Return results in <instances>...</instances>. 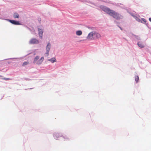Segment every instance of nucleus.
<instances>
[{
    "label": "nucleus",
    "mask_w": 151,
    "mask_h": 151,
    "mask_svg": "<svg viewBox=\"0 0 151 151\" xmlns=\"http://www.w3.org/2000/svg\"><path fill=\"white\" fill-rule=\"evenodd\" d=\"M100 8L103 11L116 19H120L122 17L121 15L119 14L106 6H101Z\"/></svg>",
    "instance_id": "nucleus-1"
},
{
    "label": "nucleus",
    "mask_w": 151,
    "mask_h": 151,
    "mask_svg": "<svg viewBox=\"0 0 151 151\" xmlns=\"http://www.w3.org/2000/svg\"><path fill=\"white\" fill-rule=\"evenodd\" d=\"M101 37V35L99 33L95 31H92L88 34L86 38L88 40H92L99 39Z\"/></svg>",
    "instance_id": "nucleus-2"
},
{
    "label": "nucleus",
    "mask_w": 151,
    "mask_h": 151,
    "mask_svg": "<svg viewBox=\"0 0 151 151\" xmlns=\"http://www.w3.org/2000/svg\"><path fill=\"white\" fill-rule=\"evenodd\" d=\"M51 47V44L50 43H48L46 47V52L45 53L44 55L45 56H47L49 55V52Z\"/></svg>",
    "instance_id": "nucleus-3"
},
{
    "label": "nucleus",
    "mask_w": 151,
    "mask_h": 151,
    "mask_svg": "<svg viewBox=\"0 0 151 151\" xmlns=\"http://www.w3.org/2000/svg\"><path fill=\"white\" fill-rule=\"evenodd\" d=\"M38 43V40L35 38L32 39L29 41V43L30 44H37Z\"/></svg>",
    "instance_id": "nucleus-4"
},
{
    "label": "nucleus",
    "mask_w": 151,
    "mask_h": 151,
    "mask_svg": "<svg viewBox=\"0 0 151 151\" xmlns=\"http://www.w3.org/2000/svg\"><path fill=\"white\" fill-rule=\"evenodd\" d=\"M9 21L12 24L16 25H21V24L19 23V22L16 21L14 20H9Z\"/></svg>",
    "instance_id": "nucleus-5"
},
{
    "label": "nucleus",
    "mask_w": 151,
    "mask_h": 151,
    "mask_svg": "<svg viewBox=\"0 0 151 151\" xmlns=\"http://www.w3.org/2000/svg\"><path fill=\"white\" fill-rule=\"evenodd\" d=\"M44 60V58L43 57H42L37 62L36 64L38 65H40L43 62Z\"/></svg>",
    "instance_id": "nucleus-6"
},
{
    "label": "nucleus",
    "mask_w": 151,
    "mask_h": 151,
    "mask_svg": "<svg viewBox=\"0 0 151 151\" xmlns=\"http://www.w3.org/2000/svg\"><path fill=\"white\" fill-rule=\"evenodd\" d=\"M38 31L39 32V35L40 37L42 38V34H43V31L42 30L40 29H38Z\"/></svg>",
    "instance_id": "nucleus-7"
},
{
    "label": "nucleus",
    "mask_w": 151,
    "mask_h": 151,
    "mask_svg": "<svg viewBox=\"0 0 151 151\" xmlns=\"http://www.w3.org/2000/svg\"><path fill=\"white\" fill-rule=\"evenodd\" d=\"M39 57L38 56H36L34 59L33 63H37V62L38 61V60L39 59Z\"/></svg>",
    "instance_id": "nucleus-8"
},
{
    "label": "nucleus",
    "mask_w": 151,
    "mask_h": 151,
    "mask_svg": "<svg viewBox=\"0 0 151 151\" xmlns=\"http://www.w3.org/2000/svg\"><path fill=\"white\" fill-rule=\"evenodd\" d=\"M138 46L141 48H143L144 47V45L141 42H139L137 43Z\"/></svg>",
    "instance_id": "nucleus-9"
},
{
    "label": "nucleus",
    "mask_w": 151,
    "mask_h": 151,
    "mask_svg": "<svg viewBox=\"0 0 151 151\" xmlns=\"http://www.w3.org/2000/svg\"><path fill=\"white\" fill-rule=\"evenodd\" d=\"M48 60L49 61H50L52 63H53L56 61V59L55 58H52L49 60Z\"/></svg>",
    "instance_id": "nucleus-10"
},
{
    "label": "nucleus",
    "mask_w": 151,
    "mask_h": 151,
    "mask_svg": "<svg viewBox=\"0 0 151 151\" xmlns=\"http://www.w3.org/2000/svg\"><path fill=\"white\" fill-rule=\"evenodd\" d=\"M82 34V32L81 31L78 30L76 32V34L78 36H80Z\"/></svg>",
    "instance_id": "nucleus-11"
},
{
    "label": "nucleus",
    "mask_w": 151,
    "mask_h": 151,
    "mask_svg": "<svg viewBox=\"0 0 151 151\" xmlns=\"http://www.w3.org/2000/svg\"><path fill=\"white\" fill-rule=\"evenodd\" d=\"M13 17L14 18H19V14L17 13H14V14Z\"/></svg>",
    "instance_id": "nucleus-12"
},
{
    "label": "nucleus",
    "mask_w": 151,
    "mask_h": 151,
    "mask_svg": "<svg viewBox=\"0 0 151 151\" xmlns=\"http://www.w3.org/2000/svg\"><path fill=\"white\" fill-rule=\"evenodd\" d=\"M139 78L138 76H135V80L136 81V83H137L138 82Z\"/></svg>",
    "instance_id": "nucleus-13"
},
{
    "label": "nucleus",
    "mask_w": 151,
    "mask_h": 151,
    "mask_svg": "<svg viewBox=\"0 0 151 151\" xmlns=\"http://www.w3.org/2000/svg\"><path fill=\"white\" fill-rule=\"evenodd\" d=\"M29 63V62H26L23 63L22 65L23 66H24L26 65H27Z\"/></svg>",
    "instance_id": "nucleus-14"
},
{
    "label": "nucleus",
    "mask_w": 151,
    "mask_h": 151,
    "mask_svg": "<svg viewBox=\"0 0 151 151\" xmlns=\"http://www.w3.org/2000/svg\"><path fill=\"white\" fill-rule=\"evenodd\" d=\"M58 135V134H55L54 137L55 139H57V138H58L57 136Z\"/></svg>",
    "instance_id": "nucleus-15"
},
{
    "label": "nucleus",
    "mask_w": 151,
    "mask_h": 151,
    "mask_svg": "<svg viewBox=\"0 0 151 151\" xmlns=\"http://www.w3.org/2000/svg\"><path fill=\"white\" fill-rule=\"evenodd\" d=\"M149 20L151 22V18H150L149 19Z\"/></svg>",
    "instance_id": "nucleus-16"
},
{
    "label": "nucleus",
    "mask_w": 151,
    "mask_h": 151,
    "mask_svg": "<svg viewBox=\"0 0 151 151\" xmlns=\"http://www.w3.org/2000/svg\"><path fill=\"white\" fill-rule=\"evenodd\" d=\"M1 76H0V77H1Z\"/></svg>",
    "instance_id": "nucleus-17"
}]
</instances>
